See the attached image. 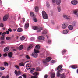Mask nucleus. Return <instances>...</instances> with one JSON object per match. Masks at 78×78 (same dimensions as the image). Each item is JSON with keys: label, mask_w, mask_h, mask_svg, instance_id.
<instances>
[{"label": "nucleus", "mask_w": 78, "mask_h": 78, "mask_svg": "<svg viewBox=\"0 0 78 78\" xmlns=\"http://www.w3.org/2000/svg\"><path fill=\"white\" fill-rule=\"evenodd\" d=\"M1 44H4V43H5V42L4 41H1Z\"/></svg>", "instance_id": "nucleus-60"}, {"label": "nucleus", "mask_w": 78, "mask_h": 78, "mask_svg": "<svg viewBox=\"0 0 78 78\" xmlns=\"http://www.w3.org/2000/svg\"><path fill=\"white\" fill-rule=\"evenodd\" d=\"M38 39L39 40H43L44 39V37L42 36H40L38 37Z\"/></svg>", "instance_id": "nucleus-17"}, {"label": "nucleus", "mask_w": 78, "mask_h": 78, "mask_svg": "<svg viewBox=\"0 0 78 78\" xmlns=\"http://www.w3.org/2000/svg\"><path fill=\"white\" fill-rule=\"evenodd\" d=\"M68 28L70 30H73V27L71 25H69L68 27Z\"/></svg>", "instance_id": "nucleus-22"}, {"label": "nucleus", "mask_w": 78, "mask_h": 78, "mask_svg": "<svg viewBox=\"0 0 78 78\" xmlns=\"http://www.w3.org/2000/svg\"><path fill=\"white\" fill-rule=\"evenodd\" d=\"M55 73H52V74L51 75V78H54L55 77Z\"/></svg>", "instance_id": "nucleus-18"}, {"label": "nucleus", "mask_w": 78, "mask_h": 78, "mask_svg": "<svg viewBox=\"0 0 78 78\" xmlns=\"http://www.w3.org/2000/svg\"><path fill=\"white\" fill-rule=\"evenodd\" d=\"M29 27V23H26L25 26V29H27V28H28V27Z\"/></svg>", "instance_id": "nucleus-16"}, {"label": "nucleus", "mask_w": 78, "mask_h": 78, "mask_svg": "<svg viewBox=\"0 0 78 78\" xmlns=\"http://www.w3.org/2000/svg\"><path fill=\"white\" fill-rule=\"evenodd\" d=\"M48 77V75L47 74L45 75L44 76V78H47Z\"/></svg>", "instance_id": "nucleus-52"}, {"label": "nucleus", "mask_w": 78, "mask_h": 78, "mask_svg": "<svg viewBox=\"0 0 78 78\" xmlns=\"http://www.w3.org/2000/svg\"><path fill=\"white\" fill-rule=\"evenodd\" d=\"M34 53H32V56L34 57V58H37L38 56L37 53H39V51L34 49Z\"/></svg>", "instance_id": "nucleus-2"}, {"label": "nucleus", "mask_w": 78, "mask_h": 78, "mask_svg": "<svg viewBox=\"0 0 78 78\" xmlns=\"http://www.w3.org/2000/svg\"><path fill=\"white\" fill-rule=\"evenodd\" d=\"M51 63H55V61L54 60H52V61H51Z\"/></svg>", "instance_id": "nucleus-54"}, {"label": "nucleus", "mask_w": 78, "mask_h": 78, "mask_svg": "<svg viewBox=\"0 0 78 78\" xmlns=\"http://www.w3.org/2000/svg\"><path fill=\"white\" fill-rule=\"evenodd\" d=\"M20 39L21 41H23V40H25V37L24 36H22L21 37Z\"/></svg>", "instance_id": "nucleus-32"}, {"label": "nucleus", "mask_w": 78, "mask_h": 78, "mask_svg": "<svg viewBox=\"0 0 78 78\" xmlns=\"http://www.w3.org/2000/svg\"><path fill=\"white\" fill-rule=\"evenodd\" d=\"M15 67H16L17 69H19V66H18V65H15Z\"/></svg>", "instance_id": "nucleus-47"}, {"label": "nucleus", "mask_w": 78, "mask_h": 78, "mask_svg": "<svg viewBox=\"0 0 78 78\" xmlns=\"http://www.w3.org/2000/svg\"><path fill=\"white\" fill-rule=\"evenodd\" d=\"M63 17L66 20H70V16H68L67 15H64L63 16Z\"/></svg>", "instance_id": "nucleus-8"}, {"label": "nucleus", "mask_w": 78, "mask_h": 78, "mask_svg": "<svg viewBox=\"0 0 78 78\" xmlns=\"http://www.w3.org/2000/svg\"><path fill=\"white\" fill-rule=\"evenodd\" d=\"M23 45H21L18 47V48H19V50H22L23 49Z\"/></svg>", "instance_id": "nucleus-25"}, {"label": "nucleus", "mask_w": 78, "mask_h": 78, "mask_svg": "<svg viewBox=\"0 0 78 78\" xmlns=\"http://www.w3.org/2000/svg\"><path fill=\"white\" fill-rule=\"evenodd\" d=\"M55 0H52L53 3H55Z\"/></svg>", "instance_id": "nucleus-59"}, {"label": "nucleus", "mask_w": 78, "mask_h": 78, "mask_svg": "<svg viewBox=\"0 0 78 78\" xmlns=\"http://www.w3.org/2000/svg\"><path fill=\"white\" fill-rule=\"evenodd\" d=\"M32 28L34 30H37V32H41V30H42V27H39L38 28V27H36V26H33Z\"/></svg>", "instance_id": "nucleus-3"}, {"label": "nucleus", "mask_w": 78, "mask_h": 78, "mask_svg": "<svg viewBox=\"0 0 78 78\" xmlns=\"http://www.w3.org/2000/svg\"><path fill=\"white\" fill-rule=\"evenodd\" d=\"M3 56L5 57H6V56H7V54L5 53V54H4L3 55Z\"/></svg>", "instance_id": "nucleus-49"}, {"label": "nucleus", "mask_w": 78, "mask_h": 78, "mask_svg": "<svg viewBox=\"0 0 78 78\" xmlns=\"http://www.w3.org/2000/svg\"><path fill=\"white\" fill-rule=\"evenodd\" d=\"M66 50L65 49H63L62 51V53L63 55H64L66 52Z\"/></svg>", "instance_id": "nucleus-30"}, {"label": "nucleus", "mask_w": 78, "mask_h": 78, "mask_svg": "<svg viewBox=\"0 0 78 78\" xmlns=\"http://www.w3.org/2000/svg\"><path fill=\"white\" fill-rule=\"evenodd\" d=\"M22 73V72H21L20 71H17L16 70L15 71V73L16 76H18V75H20Z\"/></svg>", "instance_id": "nucleus-5"}, {"label": "nucleus", "mask_w": 78, "mask_h": 78, "mask_svg": "<svg viewBox=\"0 0 78 78\" xmlns=\"http://www.w3.org/2000/svg\"><path fill=\"white\" fill-rule=\"evenodd\" d=\"M31 78H37V77L36 76H32L31 77Z\"/></svg>", "instance_id": "nucleus-51"}, {"label": "nucleus", "mask_w": 78, "mask_h": 78, "mask_svg": "<svg viewBox=\"0 0 78 78\" xmlns=\"http://www.w3.org/2000/svg\"><path fill=\"white\" fill-rule=\"evenodd\" d=\"M62 28L63 29H65V28H67V26L66 25H65V24L64 23L62 25Z\"/></svg>", "instance_id": "nucleus-21"}, {"label": "nucleus", "mask_w": 78, "mask_h": 78, "mask_svg": "<svg viewBox=\"0 0 78 78\" xmlns=\"http://www.w3.org/2000/svg\"><path fill=\"white\" fill-rule=\"evenodd\" d=\"M47 33V30H44V31L42 32V34H46Z\"/></svg>", "instance_id": "nucleus-20"}, {"label": "nucleus", "mask_w": 78, "mask_h": 78, "mask_svg": "<svg viewBox=\"0 0 78 78\" xmlns=\"http://www.w3.org/2000/svg\"><path fill=\"white\" fill-rule=\"evenodd\" d=\"M33 20L34 22H37V19H36V18L34 17H33Z\"/></svg>", "instance_id": "nucleus-31"}, {"label": "nucleus", "mask_w": 78, "mask_h": 78, "mask_svg": "<svg viewBox=\"0 0 78 78\" xmlns=\"http://www.w3.org/2000/svg\"><path fill=\"white\" fill-rule=\"evenodd\" d=\"M1 39L2 41H3V40L5 39V37L4 36L1 37Z\"/></svg>", "instance_id": "nucleus-41"}, {"label": "nucleus", "mask_w": 78, "mask_h": 78, "mask_svg": "<svg viewBox=\"0 0 78 78\" xmlns=\"http://www.w3.org/2000/svg\"><path fill=\"white\" fill-rule=\"evenodd\" d=\"M26 58L28 59H30V57L28 55H27L26 56Z\"/></svg>", "instance_id": "nucleus-43"}, {"label": "nucleus", "mask_w": 78, "mask_h": 78, "mask_svg": "<svg viewBox=\"0 0 78 78\" xmlns=\"http://www.w3.org/2000/svg\"><path fill=\"white\" fill-rule=\"evenodd\" d=\"M23 77L24 78H27V75L25 74H23L22 75Z\"/></svg>", "instance_id": "nucleus-36"}, {"label": "nucleus", "mask_w": 78, "mask_h": 78, "mask_svg": "<svg viewBox=\"0 0 78 78\" xmlns=\"http://www.w3.org/2000/svg\"><path fill=\"white\" fill-rule=\"evenodd\" d=\"M62 68V65H59L58 67L56 69L57 70H58L59 69H61Z\"/></svg>", "instance_id": "nucleus-14"}, {"label": "nucleus", "mask_w": 78, "mask_h": 78, "mask_svg": "<svg viewBox=\"0 0 78 78\" xmlns=\"http://www.w3.org/2000/svg\"><path fill=\"white\" fill-rule=\"evenodd\" d=\"M23 31L22 29L20 28H19L18 30H17V31L18 32H22Z\"/></svg>", "instance_id": "nucleus-23"}, {"label": "nucleus", "mask_w": 78, "mask_h": 78, "mask_svg": "<svg viewBox=\"0 0 78 78\" xmlns=\"http://www.w3.org/2000/svg\"><path fill=\"white\" fill-rule=\"evenodd\" d=\"M39 9L38 7L36 6L35 7V11L36 12H39Z\"/></svg>", "instance_id": "nucleus-10"}, {"label": "nucleus", "mask_w": 78, "mask_h": 78, "mask_svg": "<svg viewBox=\"0 0 78 78\" xmlns=\"http://www.w3.org/2000/svg\"><path fill=\"white\" fill-rule=\"evenodd\" d=\"M6 32V34H8L9 33V32L8 31H7Z\"/></svg>", "instance_id": "nucleus-55"}, {"label": "nucleus", "mask_w": 78, "mask_h": 78, "mask_svg": "<svg viewBox=\"0 0 78 78\" xmlns=\"http://www.w3.org/2000/svg\"><path fill=\"white\" fill-rule=\"evenodd\" d=\"M28 69H30V72L31 73H33L34 72V70H35V68H33L31 69L30 68H29Z\"/></svg>", "instance_id": "nucleus-13"}, {"label": "nucleus", "mask_w": 78, "mask_h": 78, "mask_svg": "<svg viewBox=\"0 0 78 78\" xmlns=\"http://www.w3.org/2000/svg\"><path fill=\"white\" fill-rule=\"evenodd\" d=\"M58 11L59 12H60L61 11V7L59 6H58Z\"/></svg>", "instance_id": "nucleus-40"}, {"label": "nucleus", "mask_w": 78, "mask_h": 78, "mask_svg": "<svg viewBox=\"0 0 78 78\" xmlns=\"http://www.w3.org/2000/svg\"><path fill=\"white\" fill-rule=\"evenodd\" d=\"M51 60V58L50 57H48L46 58V61L47 62H49V61H50Z\"/></svg>", "instance_id": "nucleus-12"}, {"label": "nucleus", "mask_w": 78, "mask_h": 78, "mask_svg": "<svg viewBox=\"0 0 78 78\" xmlns=\"http://www.w3.org/2000/svg\"><path fill=\"white\" fill-rule=\"evenodd\" d=\"M13 30L14 31H16V29H13Z\"/></svg>", "instance_id": "nucleus-62"}, {"label": "nucleus", "mask_w": 78, "mask_h": 78, "mask_svg": "<svg viewBox=\"0 0 78 78\" xmlns=\"http://www.w3.org/2000/svg\"><path fill=\"white\" fill-rule=\"evenodd\" d=\"M43 62L44 63V64H46V62L44 61H43Z\"/></svg>", "instance_id": "nucleus-56"}, {"label": "nucleus", "mask_w": 78, "mask_h": 78, "mask_svg": "<svg viewBox=\"0 0 78 78\" xmlns=\"http://www.w3.org/2000/svg\"><path fill=\"white\" fill-rule=\"evenodd\" d=\"M19 65L20 66H24V64L23 62L20 63H19Z\"/></svg>", "instance_id": "nucleus-33"}, {"label": "nucleus", "mask_w": 78, "mask_h": 78, "mask_svg": "<svg viewBox=\"0 0 78 78\" xmlns=\"http://www.w3.org/2000/svg\"><path fill=\"white\" fill-rule=\"evenodd\" d=\"M8 19V15H5L3 18V20L4 21H6Z\"/></svg>", "instance_id": "nucleus-6"}, {"label": "nucleus", "mask_w": 78, "mask_h": 78, "mask_svg": "<svg viewBox=\"0 0 78 78\" xmlns=\"http://www.w3.org/2000/svg\"><path fill=\"white\" fill-rule=\"evenodd\" d=\"M2 76V74L0 72V77Z\"/></svg>", "instance_id": "nucleus-61"}, {"label": "nucleus", "mask_w": 78, "mask_h": 78, "mask_svg": "<svg viewBox=\"0 0 78 78\" xmlns=\"http://www.w3.org/2000/svg\"><path fill=\"white\" fill-rule=\"evenodd\" d=\"M42 15L44 19H48L47 14L46 12H45V11H43L42 12Z\"/></svg>", "instance_id": "nucleus-4"}, {"label": "nucleus", "mask_w": 78, "mask_h": 78, "mask_svg": "<svg viewBox=\"0 0 78 78\" xmlns=\"http://www.w3.org/2000/svg\"><path fill=\"white\" fill-rule=\"evenodd\" d=\"M51 23H52V24H53V25H54V24H55V22H54V21H51Z\"/></svg>", "instance_id": "nucleus-57"}, {"label": "nucleus", "mask_w": 78, "mask_h": 78, "mask_svg": "<svg viewBox=\"0 0 78 78\" xmlns=\"http://www.w3.org/2000/svg\"><path fill=\"white\" fill-rule=\"evenodd\" d=\"M30 16L32 17H35V15H34V13L32 12H30Z\"/></svg>", "instance_id": "nucleus-11"}, {"label": "nucleus", "mask_w": 78, "mask_h": 78, "mask_svg": "<svg viewBox=\"0 0 78 78\" xmlns=\"http://www.w3.org/2000/svg\"><path fill=\"white\" fill-rule=\"evenodd\" d=\"M46 3L47 5V6L48 8H49L50 6V4H49V3L48 2H47Z\"/></svg>", "instance_id": "nucleus-42"}, {"label": "nucleus", "mask_w": 78, "mask_h": 78, "mask_svg": "<svg viewBox=\"0 0 78 78\" xmlns=\"http://www.w3.org/2000/svg\"><path fill=\"white\" fill-rule=\"evenodd\" d=\"M28 65H29V64H27L26 65V68L27 69V70H28V67H30V66H28Z\"/></svg>", "instance_id": "nucleus-34"}, {"label": "nucleus", "mask_w": 78, "mask_h": 78, "mask_svg": "<svg viewBox=\"0 0 78 78\" xmlns=\"http://www.w3.org/2000/svg\"><path fill=\"white\" fill-rule=\"evenodd\" d=\"M36 71H41V69L39 67H37L36 68Z\"/></svg>", "instance_id": "nucleus-35"}, {"label": "nucleus", "mask_w": 78, "mask_h": 78, "mask_svg": "<svg viewBox=\"0 0 78 78\" xmlns=\"http://www.w3.org/2000/svg\"><path fill=\"white\" fill-rule=\"evenodd\" d=\"M39 73H37V72H35L33 73V75L34 76H37V75H39Z\"/></svg>", "instance_id": "nucleus-26"}, {"label": "nucleus", "mask_w": 78, "mask_h": 78, "mask_svg": "<svg viewBox=\"0 0 78 78\" xmlns=\"http://www.w3.org/2000/svg\"><path fill=\"white\" fill-rule=\"evenodd\" d=\"M4 65L5 66H8L9 65V64L8 63L5 62L4 63Z\"/></svg>", "instance_id": "nucleus-38"}, {"label": "nucleus", "mask_w": 78, "mask_h": 78, "mask_svg": "<svg viewBox=\"0 0 78 78\" xmlns=\"http://www.w3.org/2000/svg\"><path fill=\"white\" fill-rule=\"evenodd\" d=\"M0 69L1 70H5V69L3 67L1 66L0 67Z\"/></svg>", "instance_id": "nucleus-37"}, {"label": "nucleus", "mask_w": 78, "mask_h": 78, "mask_svg": "<svg viewBox=\"0 0 78 78\" xmlns=\"http://www.w3.org/2000/svg\"><path fill=\"white\" fill-rule=\"evenodd\" d=\"M1 78H5V76H3Z\"/></svg>", "instance_id": "nucleus-64"}, {"label": "nucleus", "mask_w": 78, "mask_h": 78, "mask_svg": "<svg viewBox=\"0 0 78 78\" xmlns=\"http://www.w3.org/2000/svg\"><path fill=\"white\" fill-rule=\"evenodd\" d=\"M69 31L68 29L65 30L63 31V33L65 34H67L69 33Z\"/></svg>", "instance_id": "nucleus-15"}, {"label": "nucleus", "mask_w": 78, "mask_h": 78, "mask_svg": "<svg viewBox=\"0 0 78 78\" xmlns=\"http://www.w3.org/2000/svg\"><path fill=\"white\" fill-rule=\"evenodd\" d=\"M71 67L72 69H76L77 68L76 66L75 65L72 66Z\"/></svg>", "instance_id": "nucleus-29"}, {"label": "nucleus", "mask_w": 78, "mask_h": 78, "mask_svg": "<svg viewBox=\"0 0 78 78\" xmlns=\"http://www.w3.org/2000/svg\"><path fill=\"white\" fill-rule=\"evenodd\" d=\"M8 50H9V48L7 47L5 48L4 50V52H6V51H8Z\"/></svg>", "instance_id": "nucleus-24"}, {"label": "nucleus", "mask_w": 78, "mask_h": 78, "mask_svg": "<svg viewBox=\"0 0 78 78\" xmlns=\"http://www.w3.org/2000/svg\"><path fill=\"white\" fill-rule=\"evenodd\" d=\"M8 31L10 32H12V30L10 28L8 29Z\"/></svg>", "instance_id": "nucleus-45"}, {"label": "nucleus", "mask_w": 78, "mask_h": 78, "mask_svg": "<svg viewBox=\"0 0 78 78\" xmlns=\"http://www.w3.org/2000/svg\"><path fill=\"white\" fill-rule=\"evenodd\" d=\"M8 56L10 58H11L12 57V53L11 52L9 53L8 54Z\"/></svg>", "instance_id": "nucleus-19"}, {"label": "nucleus", "mask_w": 78, "mask_h": 78, "mask_svg": "<svg viewBox=\"0 0 78 78\" xmlns=\"http://www.w3.org/2000/svg\"><path fill=\"white\" fill-rule=\"evenodd\" d=\"M5 78H9V76L7 75L6 76Z\"/></svg>", "instance_id": "nucleus-58"}, {"label": "nucleus", "mask_w": 78, "mask_h": 78, "mask_svg": "<svg viewBox=\"0 0 78 78\" xmlns=\"http://www.w3.org/2000/svg\"><path fill=\"white\" fill-rule=\"evenodd\" d=\"M6 40H9V39H10V37H7L6 38Z\"/></svg>", "instance_id": "nucleus-48"}, {"label": "nucleus", "mask_w": 78, "mask_h": 78, "mask_svg": "<svg viewBox=\"0 0 78 78\" xmlns=\"http://www.w3.org/2000/svg\"><path fill=\"white\" fill-rule=\"evenodd\" d=\"M0 26L1 27H3V23H1L0 25Z\"/></svg>", "instance_id": "nucleus-50"}, {"label": "nucleus", "mask_w": 78, "mask_h": 78, "mask_svg": "<svg viewBox=\"0 0 78 78\" xmlns=\"http://www.w3.org/2000/svg\"><path fill=\"white\" fill-rule=\"evenodd\" d=\"M34 38H31L30 39V40H31V41H32V40H34Z\"/></svg>", "instance_id": "nucleus-63"}, {"label": "nucleus", "mask_w": 78, "mask_h": 78, "mask_svg": "<svg viewBox=\"0 0 78 78\" xmlns=\"http://www.w3.org/2000/svg\"><path fill=\"white\" fill-rule=\"evenodd\" d=\"M77 12H78V11L76 10L73 12V13L75 14V15H77Z\"/></svg>", "instance_id": "nucleus-39"}, {"label": "nucleus", "mask_w": 78, "mask_h": 78, "mask_svg": "<svg viewBox=\"0 0 78 78\" xmlns=\"http://www.w3.org/2000/svg\"><path fill=\"white\" fill-rule=\"evenodd\" d=\"M35 48L37 50H39L40 48V47L39 46V45H37L35 47Z\"/></svg>", "instance_id": "nucleus-28"}, {"label": "nucleus", "mask_w": 78, "mask_h": 78, "mask_svg": "<svg viewBox=\"0 0 78 78\" xmlns=\"http://www.w3.org/2000/svg\"><path fill=\"white\" fill-rule=\"evenodd\" d=\"M55 2L57 5H60V4H61V0H56Z\"/></svg>", "instance_id": "nucleus-9"}, {"label": "nucleus", "mask_w": 78, "mask_h": 78, "mask_svg": "<svg viewBox=\"0 0 78 78\" xmlns=\"http://www.w3.org/2000/svg\"><path fill=\"white\" fill-rule=\"evenodd\" d=\"M78 3V1L76 0L72 1L71 2V4H72V5H76L77 3Z\"/></svg>", "instance_id": "nucleus-7"}, {"label": "nucleus", "mask_w": 78, "mask_h": 78, "mask_svg": "<svg viewBox=\"0 0 78 78\" xmlns=\"http://www.w3.org/2000/svg\"><path fill=\"white\" fill-rule=\"evenodd\" d=\"M48 43H49V44H51V40H49L48 41Z\"/></svg>", "instance_id": "nucleus-46"}, {"label": "nucleus", "mask_w": 78, "mask_h": 78, "mask_svg": "<svg viewBox=\"0 0 78 78\" xmlns=\"http://www.w3.org/2000/svg\"><path fill=\"white\" fill-rule=\"evenodd\" d=\"M32 47H33V46H32V45H31L29 47L27 48V50H30V49H31Z\"/></svg>", "instance_id": "nucleus-27"}, {"label": "nucleus", "mask_w": 78, "mask_h": 78, "mask_svg": "<svg viewBox=\"0 0 78 78\" xmlns=\"http://www.w3.org/2000/svg\"><path fill=\"white\" fill-rule=\"evenodd\" d=\"M22 19L23 20V22H24L25 20V19L24 18H22Z\"/></svg>", "instance_id": "nucleus-53"}, {"label": "nucleus", "mask_w": 78, "mask_h": 78, "mask_svg": "<svg viewBox=\"0 0 78 78\" xmlns=\"http://www.w3.org/2000/svg\"><path fill=\"white\" fill-rule=\"evenodd\" d=\"M63 70H64V69H62L57 71V76L58 77H59L61 76V78H66V75H65V73H63L62 74H60V73H61V72H63Z\"/></svg>", "instance_id": "nucleus-1"}, {"label": "nucleus", "mask_w": 78, "mask_h": 78, "mask_svg": "<svg viewBox=\"0 0 78 78\" xmlns=\"http://www.w3.org/2000/svg\"><path fill=\"white\" fill-rule=\"evenodd\" d=\"M6 34V33L4 32L2 34V36H5Z\"/></svg>", "instance_id": "nucleus-44"}]
</instances>
